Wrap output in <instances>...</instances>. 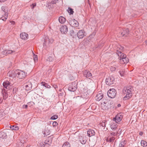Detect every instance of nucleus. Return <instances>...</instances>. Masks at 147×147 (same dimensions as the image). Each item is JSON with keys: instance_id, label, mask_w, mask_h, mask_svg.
<instances>
[{"instance_id": "obj_21", "label": "nucleus", "mask_w": 147, "mask_h": 147, "mask_svg": "<svg viewBox=\"0 0 147 147\" xmlns=\"http://www.w3.org/2000/svg\"><path fill=\"white\" fill-rule=\"evenodd\" d=\"M113 104V102L111 100H107V103L106 104V106L108 108H111L112 107V105Z\"/></svg>"}, {"instance_id": "obj_29", "label": "nucleus", "mask_w": 147, "mask_h": 147, "mask_svg": "<svg viewBox=\"0 0 147 147\" xmlns=\"http://www.w3.org/2000/svg\"><path fill=\"white\" fill-rule=\"evenodd\" d=\"M50 43L49 40V38L47 37H46L45 39L44 43V46H47V44Z\"/></svg>"}, {"instance_id": "obj_6", "label": "nucleus", "mask_w": 147, "mask_h": 147, "mask_svg": "<svg viewBox=\"0 0 147 147\" xmlns=\"http://www.w3.org/2000/svg\"><path fill=\"white\" fill-rule=\"evenodd\" d=\"M77 84L75 82H73L70 84L68 88V90L70 91L74 92L77 89Z\"/></svg>"}, {"instance_id": "obj_40", "label": "nucleus", "mask_w": 147, "mask_h": 147, "mask_svg": "<svg viewBox=\"0 0 147 147\" xmlns=\"http://www.w3.org/2000/svg\"><path fill=\"white\" fill-rule=\"evenodd\" d=\"M107 121H102L100 123V125L101 126H102V127H106V122Z\"/></svg>"}, {"instance_id": "obj_17", "label": "nucleus", "mask_w": 147, "mask_h": 147, "mask_svg": "<svg viewBox=\"0 0 147 147\" xmlns=\"http://www.w3.org/2000/svg\"><path fill=\"white\" fill-rule=\"evenodd\" d=\"M129 31L128 28L125 29L121 33V34L123 36H127L129 34Z\"/></svg>"}, {"instance_id": "obj_10", "label": "nucleus", "mask_w": 147, "mask_h": 147, "mask_svg": "<svg viewBox=\"0 0 147 147\" xmlns=\"http://www.w3.org/2000/svg\"><path fill=\"white\" fill-rule=\"evenodd\" d=\"M15 52L14 51H11V50H6L2 51L1 53L0 56L3 57H4V55H7L13 53Z\"/></svg>"}, {"instance_id": "obj_2", "label": "nucleus", "mask_w": 147, "mask_h": 147, "mask_svg": "<svg viewBox=\"0 0 147 147\" xmlns=\"http://www.w3.org/2000/svg\"><path fill=\"white\" fill-rule=\"evenodd\" d=\"M117 54L119 57L120 62L121 64L127 63L129 61L128 58L126 57L125 54L122 53L120 51H117Z\"/></svg>"}, {"instance_id": "obj_53", "label": "nucleus", "mask_w": 147, "mask_h": 147, "mask_svg": "<svg viewBox=\"0 0 147 147\" xmlns=\"http://www.w3.org/2000/svg\"><path fill=\"white\" fill-rule=\"evenodd\" d=\"M111 135H113V136H115L116 135L117 133H116V132H112L111 133Z\"/></svg>"}, {"instance_id": "obj_7", "label": "nucleus", "mask_w": 147, "mask_h": 147, "mask_svg": "<svg viewBox=\"0 0 147 147\" xmlns=\"http://www.w3.org/2000/svg\"><path fill=\"white\" fill-rule=\"evenodd\" d=\"M123 115L121 113L117 114L115 117L114 118L113 120L115 121L116 123H118L120 122L123 118Z\"/></svg>"}, {"instance_id": "obj_27", "label": "nucleus", "mask_w": 147, "mask_h": 147, "mask_svg": "<svg viewBox=\"0 0 147 147\" xmlns=\"http://www.w3.org/2000/svg\"><path fill=\"white\" fill-rule=\"evenodd\" d=\"M126 143V140H124L122 141L119 144V147H124Z\"/></svg>"}, {"instance_id": "obj_48", "label": "nucleus", "mask_w": 147, "mask_h": 147, "mask_svg": "<svg viewBox=\"0 0 147 147\" xmlns=\"http://www.w3.org/2000/svg\"><path fill=\"white\" fill-rule=\"evenodd\" d=\"M58 1V0H53L51 2V3L53 4H55Z\"/></svg>"}, {"instance_id": "obj_37", "label": "nucleus", "mask_w": 147, "mask_h": 147, "mask_svg": "<svg viewBox=\"0 0 147 147\" xmlns=\"http://www.w3.org/2000/svg\"><path fill=\"white\" fill-rule=\"evenodd\" d=\"M50 131H49V130H45L44 133V136H47V135H49L50 134Z\"/></svg>"}, {"instance_id": "obj_11", "label": "nucleus", "mask_w": 147, "mask_h": 147, "mask_svg": "<svg viewBox=\"0 0 147 147\" xmlns=\"http://www.w3.org/2000/svg\"><path fill=\"white\" fill-rule=\"evenodd\" d=\"M77 35L79 38H82L85 36V32L83 30H80L77 33Z\"/></svg>"}, {"instance_id": "obj_35", "label": "nucleus", "mask_w": 147, "mask_h": 147, "mask_svg": "<svg viewBox=\"0 0 147 147\" xmlns=\"http://www.w3.org/2000/svg\"><path fill=\"white\" fill-rule=\"evenodd\" d=\"M107 100L105 99L104 98H102V99L101 100V103L102 105L103 104V105H104L105 106H106V104L107 103Z\"/></svg>"}, {"instance_id": "obj_41", "label": "nucleus", "mask_w": 147, "mask_h": 147, "mask_svg": "<svg viewBox=\"0 0 147 147\" xmlns=\"http://www.w3.org/2000/svg\"><path fill=\"white\" fill-rule=\"evenodd\" d=\"M58 118V116L57 115H55L51 117V119L52 120H55Z\"/></svg>"}, {"instance_id": "obj_38", "label": "nucleus", "mask_w": 147, "mask_h": 147, "mask_svg": "<svg viewBox=\"0 0 147 147\" xmlns=\"http://www.w3.org/2000/svg\"><path fill=\"white\" fill-rule=\"evenodd\" d=\"M62 147H70V145L68 142H66L64 143Z\"/></svg>"}, {"instance_id": "obj_45", "label": "nucleus", "mask_w": 147, "mask_h": 147, "mask_svg": "<svg viewBox=\"0 0 147 147\" xmlns=\"http://www.w3.org/2000/svg\"><path fill=\"white\" fill-rule=\"evenodd\" d=\"M111 71H115L116 69V68L115 67L111 66L110 68Z\"/></svg>"}, {"instance_id": "obj_25", "label": "nucleus", "mask_w": 147, "mask_h": 147, "mask_svg": "<svg viewBox=\"0 0 147 147\" xmlns=\"http://www.w3.org/2000/svg\"><path fill=\"white\" fill-rule=\"evenodd\" d=\"M110 127L113 130H115L117 128V125L116 123H114L111 124L110 125Z\"/></svg>"}, {"instance_id": "obj_5", "label": "nucleus", "mask_w": 147, "mask_h": 147, "mask_svg": "<svg viewBox=\"0 0 147 147\" xmlns=\"http://www.w3.org/2000/svg\"><path fill=\"white\" fill-rule=\"evenodd\" d=\"M17 74V77L19 78L20 79H22L25 77L26 76V73L24 71H21L20 70H17L16 72Z\"/></svg>"}, {"instance_id": "obj_54", "label": "nucleus", "mask_w": 147, "mask_h": 147, "mask_svg": "<svg viewBox=\"0 0 147 147\" xmlns=\"http://www.w3.org/2000/svg\"><path fill=\"white\" fill-rule=\"evenodd\" d=\"M87 94H88V93H87L86 92V93H85L84 94H86V96H85V95H84V96L85 97V98H88V96L87 95Z\"/></svg>"}, {"instance_id": "obj_1", "label": "nucleus", "mask_w": 147, "mask_h": 147, "mask_svg": "<svg viewBox=\"0 0 147 147\" xmlns=\"http://www.w3.org/2000/svg\"><path fill=\"white\" fill-rule=\"evenodd\" d=\"M133 89L131 86H129L124 87L123 90V93L124 94H126L123 97V100H126L129 99L132 96V92Z\"/></svg>"}, {"instance_id": "obj_24", "label": "nucleus", "mask_w": 147, "mask_h": 147, "mask_svg": "<svg viewBox=\"0 0 147 147\" xmlns=\"http://www.w3.org/2000/svg\"><path fill=\"white\" fill-rule=\"evenodd\" d=\"M102 95L101 94H97L96 96V100L97 101H99L102 99Z\"/></svg>"}, {"instance_id": "obj_56", "label": "nucleus", "mask_w": 147, "mask_h": 147, "mask_svg": "<svg viewBox=\"0 0 147 147\" xmlns=\"http://www.w3.org/2000/svg\"><path fill=\"white\" fill-rule=\"evenodd\" d=\"M53 86L55 89L57 88V86L56 85H53Z\"/></svg>"}, {"instance_id": "obj_47", "label": "nucleus", "mask_w": 147, "mask_h": 147, "mask_svg": "<svg viewBox=\"0 0 147 147\" xmlns=\"http://www.w3.org/2000/svg\"><path fill=\"white\" fill-rule=\"evenodd\" d=\"M17 91V89L16 88H14L13 89V94H15L16 93Z\"/></svg>"}, {"instance_id": "obj_28", "label": "nucleus", "mask_w": 147, "mask_h": 147, "mask_svg": "<svg viewBox=\"0 0 147 147\" xmlns=\"http://www.w3.org/2000/svg\"><path fill=\"white\" fill-rule=\"evenodd\" d=\"M79 139L80 141L82 144H84L86 143V140L85 138L81 137Z\"/></svg>"}, {"instance_id": "obj_12", "label": "nucleus", "mask_w": 147, "mask_h": 147, "mask_svg": "<svg viewBox=\"0 0 147 147\" xmlns=\"http://www.w3.org/2000/svg\"><path fill=\"white\" fill-rule=\"evenodd\" d=\"M17 72V70L15 71H9L7 73V75L9 77H11L12 78L15 77H17V74L16 72Z\"/></svg>"}, {"instance_id": "obj_50", "label": "nucleus", "mask_w": 147, "mask_h": 147, "mask_svg": "<svg viewBox=\"0 0 147 147\" xmlns=\"http://www.w3.org/2000/svg\"><path fill=\"white\" fill-rule=\"evenodd\" d=\"M49 40L50 43H52L54 41L53 39L52 38H49Z\"/></svg>"}, {"instance_id": "obj_46", "label": "nucleus", "mask_w": 147, "mask_h": 147, "mask_svg": "<svg viewBox=\"0 0 147 147\" xmlns=\"http://www.w3.org/2000/svg\"><path fill=\"white\" fill-rule=\"evenodd\" d=\"M36 4L35 3L32 4L31 5V7L32 9H33L36 6Z\"/></svg>"}, {"instance_id": "obj_62", "label": "nucleus", "mask_w": 147, "mask_h": 147, "mask_svg": "<svg viewBox=\"0 0 147 147\" xmlns=\"http://www.w3.org/2000/svg\"><path fill=\"white\" fill-rule=\"evenodd\" d=\"M121 50H122V49H123V48L122 47H121Z\"/></svg>"}, {"instance_id": "obj_16", "label": "nucleus", "mask_w": 147, "mask_h": 147, "mask_svg": "<svg viewBox=\"0 0 147 147\" xmlns=\"http://www.w3.org/2000/svg\"><path fill=\"white\" fill-rule=\"evenodd\" d=\"M88 136L89 137H91L94 136L95 134L94 131L91 129H89L87 132Z\"/></svg>"}, {"instance_id": "obj_32", "label": "nucleus", "mask_w": 147, "mask_h": 147, "mask_svg": "<svg viewBox=\"0 0 147 147\" xmlns=\"http://www.w3.org/2000/svg\"><path fill=\"white\" fill-rule=\"evenodd\" d=\"M141 144L142 146L145 147L147 146V142L144 140H142L141 142Z\"/></svg>"}, {"instance_id": "obj_26", "label": "nucleus", "mask_w": 147, "mask_h": 147, "mask_svg": "<svg viewBox=\"0 0 147 147\" xmlns=\"http://www.w3.org/2000/svg\"><path fill=\"white\" fill-rule=\"evenodd\" d=\"M51 142L52 140L51 139L48 138L45 140L44 143L45 144V145L48 144L50 146L51 144Z\"/></svg>"}, {"instance_id": "obj_61", "label": "nucleus", "mask_w": 147, "mask_h": 147, "mask_svg": "<svg viewBox=\"0 0 147 147\" xmlns=\"http://www.w3.org/2000/svg\"><path fill=\"white\" fill-rule=\"evenodd\" d=\"M146 45H147V41H146Z\"/></svg>"}, {"instance_id": "obj_14", "label": "nucleus", "mask_w": 147, "mask_h": 147, "mask_svg": "<svg viewBox=\"0 0 147 147\" xmlns=\"http://www.w3.org/2000/svg\"><path fill=\"white\" fill-rule=\"evenodd\" d=\"M60 31L63 34H65L68 31V28L66 25H64L60 28Z\"/></svg>"}, {"instance_id": "obj_44", "label": "nucleus", "mask_w": 147, "mask_h": 147, "mask_svg": "<svg viewBox=\"0 0 147 147\" xmlns=\"http://www.w3.org/2000/svg\"><path fill=\"white\" fill-rule=\"evenodd\" d=\"M96 32L95 31H94L90 35V37L91 38L93 37L96 34Z\"/></svg>"}, {"instance_id": "obj_64", "label": "nucleus", "mask_w": 147, "mask_h": 147, "mask_svg": "<svg viewBox=\"0 0 147 147\" xmlns=\"http://www.w3.org/2000/svg\"><path fill=\"white\" fill-rule=\"evenodd\" d=\"M26 147H29V146H26Z\"/></svg>"}, {"instance_id": "obj_49", "label": "nucleus", "mask_w": 147, "mask_h": 147, "mask_svg": "<svg viewBox=\"0 0 147 147\" xmlns=\"http://www.w3.org/2000/svg\"><path fill=\"white\" fill-rule=\"evenodd\" d=\"M119 72L120 73V75L121 76H123V74H124V71H119Z\"/></svg>"}, {"instance_id": "obj_15", "label": "nucleus", "mask_w": 147, "mask_h": 147, "mask_svg": "<svg viewBox=\"0 0 147 147\" xmlns=\"http://www.w3.org/2000/svg\"><path fill=\"white\" fill-rule=\"evenodd\" d=\"M20 38L23 40H25L28 38V34L25 33H22L20 35Z\"/></svg>"}, {"instance_id": "obj_9", "label": "nucleus", "mask_w": 147, "mask_h": 147, "mask_svg": "<svg viewBox=\"0 0 147 147\" xmlns=\"http://www.w3.org/2000/svg\"><path fill=\"white\" fill-rule=\"evenodd\" d=\"M69 23L71 26L73 27H77L79 24L78 21L74 19L70 20Z\"/></svg>"}, {"instance_id": "obj_33", "label": "nucleus", "mask_w": 147, "mask_h": 147, "mask_svg": "<svg viewBox=\"0 0 147 147\" xmlns=\"http://www.w3.org/2000/svg\"><path fill=\"white\" fill-rule=\"evenodd\" d=\"M114 139L115 138L113 137H112L111 138H107L106 139V140L109 142H113Z\"/></svg>"}, {"instance_id": "obj_18", "label": "nucleus", "mask_w": 147, "mask_h": 147, "mask_svg": "<svg viewBox=\"0 0 147 147\" xmlns=\"http://www.w3.org/2000/svg\"><path fill=\"white\" fill-rule=\"evenodd\" d=\"M6 130H4L2 131H0V138H5L7 134L6 132Z\"/></svg>"}, {"instance_id": "obj_30", "label": "nucleus", "mask_w": 147, "mask_h": 147, "mask_svg": "<svg viewBox=\"0 0 147 147\" xmlns=\"http://www.w3.org/2000/svg\"><path fill=\"white\" fill-rule=\"evenodd\" d=\"M41 85L44 86L46 88H51V87L49 85L45 82H42L41 83Z\"/></svg>"}, {"instance_id": "obj_13", "label": "nucleus", "mask_w": 147, "mask_h": 147, "mask_svg": "<svg viewBox=\"0 0 147 147\" xmlns=\"http://www.w3.org/2000/svg\"><path fill=\"white\" fill-rule=\"evenodd\" d=\"M84 75L85 77L90 79L92 76V75L90 71L86 70L84 73Z\"/></svg>"}, {"instance_id": "obj_51", "label": "nucleus", "mask_w": 147, "mask_h": 147, "mask_svg": "<svg viewBox=\"0 0 147 147\" xmlns=\"http://www.w3.org/2000/svg\"><path fill=\"white\" fill-rule=\"evenodd\" d=\"M57 125V123L56 121H54L53 123V126H56Z\"/></svg>"}, {"instance_id": "obj_36", "label": "nucleus", "mask_w": 147, "mask_h": 147, "mask_svg": "<svg viewBox=\"0 0 147 147\" xmlns=\"http://www.w3.org/2000/svg\"><path fill=\"white\" fill-rule=\"evenodd\" d=\"M68 12L70 14H73L74 11L73 9L70 7H68V9L67 10Z\"/></svg>"}, {"instance_id": "obj_43", "label": "nucleus", "mask_w": 147, "mask_h": 147, "mask_svg": "<svg viewBox=\"0 0 147 147\" xmlns=\"http://www.w3.org/2000/svg\"><path fill=\"white\" fill-rule=\"evenodd\" d=\"M33 59L35 62H36L37 61V55H35L34 54Z\"/></svg>"}, {"instance_id": "obj_59", "label": "nucleus", "mask_w": 147, "mask_h": 147, "mask_svg": "<svg viewBox=\"0 0 147 147\" xmlns=\"http://www.w3.org/2000/svg\"><path fill=\"white\" fill-rule=\"evenodd\" d=\"M139 134L140 136H142L143 134V133L142 132H140V133Z\"/></svg>"}, {"instance_id": "obj_34", "label": "nucleus", "mask_w": 147, "mask_h": 147, "mask_svg": "<svg viewBox=\"0 0 147 147\" xmlns=\"http://www.w3.org/2000/svg\"><path fill=\"white\" fill-rule=\"evenodd\" d=\"M8 13H6V14H4V16H3L1 18V19L4 21H5L7 18V17L8 16Z\"/></svg>"}, {"instance_id": "obj_39", "label": "nucleus", "mask_w": 147, "mask_h": 147, "mask_svg": "<svg viewBox=\"0 0 147 147\" xmlns=\"http://www.w3.org/2000/svg\"><path fill=\"white\" fill-rule=\"evenodd\" d=\"M54 59L52 57L50 56L48 58L47 60L51 62Z\"/></svg>"}, {"instance_id": "obj_19", "label": "nucleus", "mask_w": 147, "mask_h": 147, "mask_svg": "<svg viewBox=\"0 0 147 147\" xmlns=\"http://www.w3.org/2000/svg\"><path fill=\"white\" fill-rule=\"evenodd\" d=\"M10 84V83L8 81H6L3 82V85L5 88L6 89H9V86Z\"/></svg>"}, {"instance_id": "obj_57", "label": "nucleus", "mask_w": 147, "mask_h": 147, "mask_svg": "<svg viewBox=\"0 0 147 147\" xmlns=\"http://www.w3.org/2000/svg\"><path fill=\"white\" fill-rule=\"evenodd\" d=\"M7 0H0V2H4Z\"/></svg>"}, {"instance_id": "obj_4", "label": "nucleus", "mask_w": 147, "mask_h": 147, "mask_svg": "<svg viewBox=\"0 0 147 147\" xmlns=\"http://www.w3.org/2000/svg\"><path fill=\"white\" fill-rule=\"evenodd\" d=\"M1 93L3 96V98L2 99V96H0V104L3 102V100H5L7 98L8 96L7 94V93L5 89L2 90Z\"/></svg>"}, {"instance_id": "obj_63", "label": "nucleus", "mask_w": 147, "mask_h": 147, "mask_svg": "<svg viewBox=\"0 0 147 147\" xmlns=\"http://www.w3.org/2000/svg\"><path fill=\"white\" fill-rule=\"evenodd\" d=\"M118 131H116V132L117 133L118 132Z\"/></svg>"}, {"instance_id": "obj_23", "label": "nucleus", "mask_w": 147, "mask_h": 147, "mask_svg": "<svg viewBox=\"0 0 147 147\" xmlns=\"http://www.w3.org/2000/svg\"><path fill=\"white\" fill-rule=\"evenodd\" d=\"M59 20L61 24L64 23L65 21V19L64 17L61 16L59 18Z\"/></svg>"}, {"instance_id": "obj_20", "label": "nucleus", "mask_w": 147, "mask_h": 147, "mask_svg": "<svg viewBox=\"0 0 147 147\" xmlns=\"http://www.w3.org/2000/svg\"><path fill=\"white\" fill-rule=\"evenodd\" d=\"M26 90H29L31 89L32 87V85L30 82L27 83L25 85Z\"/></svg>"}, {"instance_id": "obj_31", "label": "nucleus", "mask_w": 147, "mask_h": 147, "mask_svg": "<svg viewBox=\"0 0 147 147\" xmlns=\"http://www.w3.org/2000/svg\"><path fill=\"white\" fill-rule=\"evenodd\" d=\"M10 127L12 130H17L19 129V127L17 126L11 125Z\"/></svg>"}, {"instance_id": "obj_55", "label": "nucleus", "mask_w": 147, "mask_h": 147, "mask_svg": "<svg viewBox=\"0 0 147 147\" xmlns=\"http://www.w3.org/2000/svg\"><path fill=\"white\" fill-rule=\"evenodd\" d=\"M40 145H41V146H42V147H44L45 145V144H43V143H40Z\"/></svg>"}, {"instance_id": "obj_8", "label": "nucleus", "mask_w": 147, "mask_h": 147, "mask_svg": "<svg viewBox=\"0 0 147 147\" xmlns=\"http://www.w3.org/2000/svg\"><path fill=\"white\" fill-rule=\"evenodd\" d=\"M113 76L106 78L105 82L107 85L110 86L113 84L115 82Z\"/></svg>"}, {"instance_id": "obj_3", "label": "nucleus", "mask_w": 147, "mask_h": 147, "mask_svg": "<svg viewBox=\"0 0 147 147\" xmlns=\"http://www.w3.org/2000/svg\"><path fill=\"white\" fill-rule=\"evenodd\" d=\"M107 93V95L109 97L111 98H113L115 96L117 92L115 89L113 88L109 90L108 91Z\"/></svg>"}, {"instance_id": "obj_52", "label": "nucleus", "mask_w": 147, "mask_h": 147, "mask_svg": "<svg viewBox=\"0 0 147 147\" xmlns=\"http://www.w3.org/2000/svg\"><path fill=\"white\" fill-rule=\"evenodd\" d=\"M23 107L25 109H26L28 107L27 105H24L23 106Z\"/></svg>"}, {"instance_id": "obj_22", "label": "nucleus", "mask_w": 147, "mask_h": 147, "mask_svg": "<svg viewBox=\"0 0 147 147\" xmlns=\"http://www.w3.org/2000/svg\"><path fill=\"white\" fill-rule=\"evenodd\" d=\"M1 9L3 11L5 12V14L8 13L7 12L8 11V8L7 6H3L1 7Z\"/></svg>"}, {"instance_id": "obj_58", "label": "nucleus", "mask_w": 147, "mask_h": 147, "mask_svg": "<svg viewBox=\"0 0 147 147\" xmlns=\"http://www.w3.org/2000/svg\"><path fill=\"white\" fill-rule=\"evenodd\" d=\"M10 22L12 24H14L15 23V22L14 21H11Z\"/></svg>"}, {"instance_id": "obj_42", "label": "nucleus", "mask_w": 147, "mask_h": 147, "mask_svg": "<svg viewBox=\"0 0 147 147\" xmlns=\"http://www.w3.org/2000/svg\"><path fill=\"white\" fill-rule=\"evenodd\" d=\"M70 34L71 36L73 37L74 34V31L72 30H70Z\"/></svg>"}, {"instance_id": "obj_60", "label": "nucleus", "mask_w": 147, "mask_h": 147, "mask_svg": "<svg viewBox=\"0 0 147 147\" xmlns=\"http://www.w3.org/2000/svg\"><path fill=\"white\" fill-rule=\"evenodd\" d=\"M117 106L118 107H119L121 106V105L120 104H118L117 105Z\"/></svg>"}]
</instances>
